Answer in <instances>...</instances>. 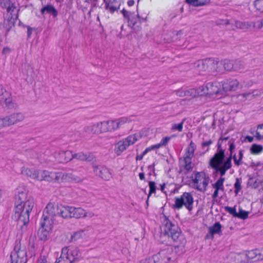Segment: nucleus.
<instances>
[{
    "instance_id": "obj_1",
    "label": "nucleus",
    "mask_w": 263,
    "mask_h": 263,
    "mask_svg": "<svg viewBox=\"0 0 263 263\" xmlns=\"http://www.w3.org/2000/svg\"><path fill=\"white\" fill-rule=\"evenodd\" d=\"M164 233L165 235L171 237L172 239L179 245H175L174 248L167 247L160 251L153 256L154 263H169L174 262L177 256L185 251L184 244L185 240L181 234L180 229L165 216H164Z\"/></svg>"
},
{
    "instance_id": "obj_2",
    "label": "nucleus",
    "mask_w": 263,
    "mask_h": 263,
    "mask_svg": "<svg viewBox=\"0 0 263 263\" xmlns=\"http://www.w3.org/2000/svg\"><path fill=\"white\" fill-rule=\"evenodd\" d=\"M15 207L13 218L21 227L28 224L29 214L34 206V200L26 192H19L15 197Z\"/></svg>"
},
{
    "instance_id": "obj_3",
    "label": "nucleus",
    "mask_w": 263,
    "mask_h": 263,
    "mask_svg": "<svg viewBox=\"0 0 263 263\" xmlns=\"http://www.w3.org/2000/svg\"><path fill=\"white\" fill-rule=\"evenodd\" d=\"M229 151L230 152V156L225 158V149L221 147V143L218 142L217 152L210 160V165L212 168L217 172H219L221 176H224L226 172L232 167V159L233 151L235 148V145L233 143H230Z\"/></svg>"
},
{
    "instance_id": "obj_4",
    "label": "nucleus",
    "mask_w": 263,
    "mask_h": 263,
    "mask_svg": "<svg viewBox=\"0 0 263 263\" xmlns=\"http://www.w3.org/2000/svg\"><path fill=\"white\" fill-rule=\"evenodd\" d=\"M80 252L76 247H67L62 249L60 257L57 260L56 263L63 261V263H74L79 260Z\"/></svg>"
},
{
    "instance_id": "obj_5",
    "label": "nucleus",
    "mask_w": 263,
    "mask_h": 263,
    "mask_svg": "<svg viewBox=\"0 0 263 263\" xmlns=\"http://www.w3.org/2000/svg\"><path fill=\"white\" fill-rule=\"evenodd\" d=\"M194 198L193 195L189 192L183 193L180 196L175 197V203L173 208L180 210L184 206L189 212L193 209Z\"/></svg>"
},
{
    "instance_id": "obj_6",
    "label": "nucleus",
    "mask_w": 263,
    "mask_h": 263,
    "mask_svg": "<svg viewBox=\"0 0 263 263\" xmlns=\"http://www.w3.org/2000/svg\"><path fill=\"white\" fill-rule=\"evenodd\" d=\"M70 178L72 180H77L72 174H64L61 172H52L47 171H40V177L39 180H46L47 181H59L60 179Z\"/></svg>"
},
{
    "instance_id": "obj_7",
    "label": "nucleus",
    "mask_w": 263,
    "mask_h": 263,
    "mask_svg": "<svg viewBox=\"0 0 263 263\" xmlns=\"http://www.w3.org/2000/svg\"><path fill=\"white\" fill-rule=\"evenodd\" d=\"M139 136L138 134L131 135L119 141L115 146V153L120 156L130 145H133L138 140Z\"/></svg>"
},
{
    "instance_id": "obj_8",
    "label": "nucleus",
    "mask_w": 263,
    "mask_h": 263,
    "mask_svg": "<svg viewBox=\"0 0 263 263\" xmlns=\"http://www.w3.org/2000/svg\"><path fill=\"white\" fill-rule=\"evenodd\" d=\"M57 216H59V205L49 203L44 210L41 220L46 222L49 221L51 223L53 224L54 217Z\"/></svg>"
},
{
    "instance_id": "obj_9",
    "label": "nucleus",
    "mask_w": 263,
    "mask_h": 263,
    "mask_svg": "<svg viewBox=\"0 0 263 263\" xmlns=\"http://www.w3.org/2000/svg\"><path fill=\"white\" fill-rule=\"evenodd\" d=\"M210 178L204 172H197L195 174V178L193 179L194 185L196 189L200 191L204 192L206 190V187L209 183Z\"/></svg>"
},
{
    "instance_id": "obj_10",
    "label": "nucleus",
    "mask_w": 263,
    "mask_h": 263,
    "mask_svg": "<svg viewBox=\"0 0 263 263\" xmlns=\"http://www.w3.org/2000/svg\"><path fill=\"white\" fill-rule=\"evenodd\" d=\"M221 86L222 85L218 82H209L203 90L205 95H215L216 97L221 98L223 94V91L221 89Z\"/></svg>"
},
{
    "instance_id": "obj_11",
    "label": "nucleus",
    "mask_w": 263,
    "mask_h": 263,
    "mask_svg": "<svg viewBox=\"0 0 263 263\" xmlns=\"http://www.w3.org/2000/svg\"><path fill=\"white\" fill-rule=\"evenodd\" d=\"M41 227L38 231V236L40 240L45 241L49 236L50 231L52 228L53 224L51 223L49 221H44L41 220Z\"/></svg>"
},
{
    "instance_id": "obj_12",
    "label": "nucleus",
    "mask_w": 263,
    "mask_h": 263,
    "mask_svg": "<svg viewBox=\"0 0 263 263\" xmlns=\"http://www.w3.org/2000/svg\"><path fill=\"white\" fill-rule=\"evenodd\" d=\"M55 161L59 163H65L72 159V153L70 151H55L52 154Z\"/></svg>"
},
{
    "instance_id": "obj_13",
    "label": "nucleus",
    "mask_w": 263,
    "mask_h": 263,
    "mask_svg": "<svg viewBox=\"0 0 263 263\" xmlns=\"http://www.w3.org/2000/svg\"><path fill=\"white\" fill-rule=\"evenodd\" d=\"M93 172L95 174L105 180H109L111 177V173L108 168L104 166L93 165Z\"/></svg>"
},
{
    "instance_id": "obj_14",
    "label": "nucleus",
    "mask_w": 263,
    "mask_h": 263,
    "mask_svg": "<svg viewBox=\"0 0 263 263\" xmlns=\"http://www.w3.org/2000/svg\"><path fill=\"white\" fill-rule=\"evenodd\" d=\"M3 119L6 126H8L23 121L24 119V116L22 113L17 112L7 116Z\"/></svg>"
},
{
    "instance_id": "obj_15",
    "label": "nucleus",
    "mask_w": 263,
    "mask_h": 263,
    "mask_svg": "<svg viewBox=\"0 0 263 263\" xmlns=\"http://www.w3.org/2000/svg\"><path fill=\"white\" fill-rule=\"evenodd\" d=\"M222 91L224 92L236 90L239 86V83L235 79H229L225 80L221 84Z\"/></svg>"
},
{
    "instance_id": "obj_16",
    "label": "nucleus",
    "mask_w": 263,
    "mask_h": 263,
    "mask_svg": "<svg viewBox=\"0 0 263 263\" xmlns=\"http://www.w3.org/2000/svg\"><path fill=\"white\" fill-rule=\"evenodd\" d=\"M84 135L99 134L102 133L100 122L91 123L85 126L83 129Z\"/></svg>"
},
{
    "instance_id": "obj_17",
    "label": "nucleus",
    "mask_w": 263,
    "mask_h": 263,
    "mask_svg": "<svg viewBox=\"0 0 263 263\" xmlns=\"http://www.w3.org/2000/svg\"><path fill=\"white\" fill-rule=\"evenodd\" d=\"M225 181V178L220 175V177L216 181V182L212 184V187L215 189V191L212 195V198L215 199L217 198L220 192H223L224 187L223 183Z\"/></svg>"
},
{
    "instance_id": "obj_18",
    "label": "nucleus",
    "mask_w": 263,
    "mask_h": 263,
    "mask_svg": "<svg viewBox=\"0 0 263 263\" xmlns=\"http://www.w3.org/2000/svg\"><path fill=\"white\" fill-rule=\"evenodd\" d=\"M99 122L102 133L112 132L117 130L115 120H109Z\"/></svg>"
},
{
    "instance_id": "obj_19",
    "label": "nucleus",
    "mask_w": 263,
    "mask_h": 263,
    "mask_svg": "<svg viewBox=\"0 0 263 263\" xmlns=\"http://www.w3.org/2000/svg\"><path fill=\"white\" fill-rule=\"evenodd\" d=\"M10 95L9 91H7L2 85H0V102H5L9 108L13 106V103L10 98Z\"/></svg>"
},
{
    "instance_id": "obj_20",
    "label": "nucleus",
    "mask_w": 263,
    "mask_h": 263,
    "mask_svg": "<svg viewBox=\"0 0 263 263\" xmlns=\"http://www.w3.org/2000/svg\"><path fill=\"white\" fill-rule=\"evenodd\" d=\"M206 71L210 72H213L215 71H219L218 69V65L219 62L214 59H205Z\"/></svg>"
},
{
    "instance_id": "obj_21",
    "label": "nucleus",
    "mask_w": 263,
    "mask_h": 263,
    "mask_svg": "<svg viewBox=\"0 0 263 263\" xmlns=\"http://www.w3.org/2000/svg\"><path fill=\"white\" fill-rule=\"evenodd\" d=\"M21 173L23 175L29 177L32 179L39 180L40 177V171L34 168H29L26 167L22 168Z\"/></svg>"
},
{
    "instance_id": "obj_22",
    "label": "nucleus",
    "mask_w": 263,
    "mask_h": 263,
    "mask_svg": "<svg viewBox=\"0 0 263 263\" xmlns=\"http://www.w3.org/2000/svg\"><path fill=\"white\" fill-rule=\"evenodd\" d=\"M193 157L184 155L182 159H180V163L187 172L193 169L192 158Z\"/></svg>"
},
{
    "instance_id": "obj_23",
    "label": "nucleus",
    "mask_w": 263,
    "mask_h": 263,
    "mask_svg": "<svg viewBox=\"0 0 263 263\" xmlns=\"http://www.w3.org/2000/svg\"><path fill=\"white\" fill-rule=\"evenodd\" d=\"M105 9L108 10L111 13H114L120 8V4L117 0H103Z\"/></svg>"
},
{
    "instance_id": "obj_24",
    "label": "nucleus",
    "mask_w": 263,
    "mask_h": 263,
    "mask_svg": "<svg viewBox=\"0 0 263 263\" xmlns=\"http://www.w3.org/2000/svg\"><path fill=\"white\" fill-rule=\"evenodd\" d=\"M1 6L7 10L8 13L12 15V13L16 10V7L15 3H13L11 0H2L0 3Z\"/></svg>"
},
{
    "instance_id": "obj_25",
    "label": "nucleus",
    "mask_w": 263,
    "mask_h": 263,
    "mask_svg": "<svg viewBox=\"0 0 263 263\" xmlns=\"http://www.w3.org/2000/svg\"><path fill=\"white\" fill-rule=\"evenodd\" d=\"M72 206L59 205V216L64 218H71Z\"/></svg>"
},
{
    "instance_id": "obj_26",
    "label": "nucleus",
    "mask_w": 263,
    "mask_h": 263,
    "mask_svg": "<svg viewBox=\"0 0 263 263\" xmlns=\"http://www.w3.org/2000/svg\"><path fill=\"white\" fill-rule=\"evenodd\" d=\"M246 257L249 260H254V261H259L262 260V256L260 255V250L255 249L249 251L246 254Z\"/></svg>"
},
{
    "instance_id": "obj_27",
    "label": "nucleus",
    "mask_w": 263,
    "mask_h": 263,
    "mask_svg": "<svg viewBox=\"0 0 263 263\" xmlns=\"http://www.w3.org/2000/svg\"><path fill=\"white\" fill-rule=\"evenodd\" d=\"M76 159L80 161H91L93 158L90 153H84L83 152H79L78 153L72 154V159Z\"/></svg>"
},
{
    "instance_id": "obj_28",
    "label": "nucleus",
    "mask_w": 263,
    "mask_h": 263,
    "mask_svg": "<svg viewBox=\"0 0 263 263\" xmlns=\"http://www.w3.org/2000/svg\"><path fill=\"white\" fill-rule=\"evenodd\" d=\"M71 218L77 219L84 218L85 210L81 208H75L72 206Z\"/></svg>"
},
{
    "instance_id": "obj_29",
    "label": "nucleus",
    "mask_w": 263,
    "mask_h": 263,
    "mask_svg": "<svg viewBox=\"0 0 263 263\" xmlns=\"http://www.w3.org/2000/svg\"><path fill=\"white\" fill-rule=\"evenodd\" d=\"M205 60H198L194 63V68L199 73L206 71Z\"/></svg>"
},
{
    "instance_id": "obj_30",
    "label": "nucleus",
    "mask_w": 263,
    "mask_h": 263,
    "mask_svg": "<svg viewBox=\"0 0 263 263\" xmlns=\"http://www.w3.org/2000/svg\"><path fill=\"white\" fill-rule=\"evenodd\" d=\"M122 13L123 14L124 17L128 20L129 22H130L133 25H135L137 22V18H135L133 15L134 14V12L131 11H128L123 9L121 11Z\"/></svg>"
},
{
    "instance_id": "obj_31",
    "label": "nucleus",
    "mask_w": 263,
    "mask_h": 263,
    "mask_svg": "<svg viewBox=\"0 0 263 263\" xmlns=\"http://www.w3.org/2000/svg\"><path fill=\"white\" fill-rule=\"evenodd\" d=\"M14 25V18L13 16H8V17L4 18V26L6 29L7 32H8Z\"/></svg>"
},
{
    "instance_id": "obj_32",
    "label": "nucleus",
    "mask_w": 263,
    "mask_h": 263,
    "mask_svg": "<svg viewBox=\"0 0 263 263\" xmlns=\"http://www.w3.org/2000/svg\"><path fill=\"white\" fill-rule=\"evenodd\" d=\"M211 0H186V2L195 7L206 5L210 3Z\"/></svg>"
},
{
    "instance_id": "obj_33",
    "label": "nucleus",
    "mask_w": 263,
    "mask_h": 263,
    "mask_svg": "<svg viewBox=\"0 0 263 263\" xmlns=\"http://www.w3.org/2000/svg\"><path fill=\"white\" fill-rule=\"evenodd\" d=\"M41 13L44 14L45 12L48 13H51L53 14L54 16H56L58 15V11L52 5H47L44 6L41 9Z\"/></svg>"
},
{
    "instance_id": "obj_34",
    "label": "nucleus",
    "mask_w": 263,
    "mask_h": 263,
    "mask_svg": "<svg viewBox=\"0 0 263 263\" xmlns=\"http://www.w3.org/2000/svg\"><path fill=\"white\" fill-rule=\"evenodd\" d=\"M245 69V64L240 60L234 61L233 71L242 72Z\"/></svg>"
},
{
    "instance_id": "obj_35",
    "label": "nucleus",
    "mask_w": 263,
    "mask_h": 263,
    "mask_svg": "<svg viewBox=\"0 0 263 263\" xmlns=\"http://www.w3.org/2000/svg\"><path fill=\"white\" fill-rule=\"evenodd\" d=\"M210 234L213 236L215 234H220L221 232V225L220 222H216L213 226L209 228Z\"/></svg>"
},
{
    "instance_id": "obj_36",
    "label": "nucleus",
    "mask_w": 263,
    "mask_h": 263,
    "mask_svg": "<svg viewBox=\"0 0 263 263\" xmlns=\"http://www.w3.org/2000/svg\"><path fill=\"white\" fill-rule=\"evenodd\" d=\"M234 61L225 59L219 62V65L223 66L225 70L227 71H233Z\"/></svg>"
},
{
    "instance_id": "obj_37",
    "label": "nucleus",
    "mask_w": 263,
    "mask_h": 263,
    "mask_svg": "<svg viewBox=\"0 0 263 263\" xmlns=\"http://www.w3.org/2000/svg\"><path fill=\"white\" fill-rule=\"evenodd\" d=\"M235 26L237 28L240 29H248L251 28L250 22H241L236 21L235 22Z\"/></svg>"
},
{
    "instance_id": "obj_38",
    "label": "nucleus",
    "mask_w": 263,
    "mask_h": 263,
    "mask_svg": "<svg viewBox=\"0 0 263 263\" xmlns=\"http://www.w3.org/2000/svg\"><path fill=\"white\" fill-rule=\"evenodd\" d=\"M116 127L118 129L126 123H129L130 120L127 117H123L120 118L115 119Z\"/></svg>"
},
{
    "instance_id": "obj_39",
    "label": "nucleus",
    "mask_w": 263,
    "mask_h": 263,
    "mask_svg": "<svg viewBox=\"0 0 263 263\" xmlns=\"http://www.w3.org/2000/svg\"><path fill=\"white\" fill-rule=\"evenodd\" d=\"M196 148V144L193 142L191 141L186 149L185 153L184 155H186L188 156L194 157V152Z\"/></svg>"
},
{
    "instance_id": "obj_40",
    "label": "nucleus",
    "mask_w": 263,
    "mask_h": 263,
    "mask_svg": "<svg viewBox=\"0 0 263 263\" xmlns=\"http://www.w3.org/2000/svg\"><path fill=\"white\" fill-rule=\"evenodd\" d=\"M250 151L253 154H259L263 151V146L261 145L253 144L250 148Z\"/></svg>"
},
{
    "instance_id": "obj_41",
    "label": "nucleus",
    "mask_w": 263,
    "mask_h": 263,
    "mask_svg": "<svg viewBox=\"0 0 263 263\" xmlns=\"http://www.w3.org/2000/svg\"><path fill=\"white\" fill-rule=\"evenodd\" d=\"M255 137L258 140L263 139V124L257 126Z\"/></svg>"
},
{
    "instance_id": "obj_42",
    "label": "nucleus",
    "mask_w": 263,
    "mask_h": 263,
    "mask_svg": "<svg viewBox=\"0 0 263 263\" xmlns=\"http://www.w3.org/2000/svg\"><path fill=\"white\" fill-rule=\"evenodd\" d=\"M14 254H16L18 257L23 258L26 255L25 251L24 250H21L20 246L18 245L14 247Z\"/></svg>"
},
{
    "instance_id": "obj_43",
    "label": "nucleus",
    "mask_w": 263,
    "mask_h": 263,
    "mask_svg": "<svg viewBox=\"0 0 263 263\" xmlns=\"http://www.w3.org/2000/svg\"><path fill=\"white\" fill-rule=\"evenodd\" d=\"M84 233L83 230H80L77 232H74L71 236V240L72 241H77L82 237V235Z\"/></svg>"
},
{
    "instance_id": "obj_44",
    "label": "nucleus",
    "mask_w": 263,
    "mask_h": 263,
    "mask_svg": "<svg viewBox=\"0 0 263 263\" xmlns=\"http://www.w3.org/2000/svg\"><path fill=\"white\" fill-rule=\"evenodd\" d=\"M184 121V119H183L181 122L178 124H173L172 126V130H178V132H182L183 129Z\"/></svg>"
},
{
    "instance_id": "obj_45",
    "label": "nucleus",
    "mask_w": 263,
    "mask_h": 263,
    "mask_svg": "<svg viewBox=\"0 0 263 263\" xmlns=\"http://www.w3.org/2000/svg\"><path fill=\"white\" fill-rule=\"evenodd\" d=\"M249 212L243 210L241 209H239V211L237 213L236 217L242 219H246L248 217Z\"/></svg>"
},
{
    "instance_id": "obj_46",
    "label": "nucleus",
    "mask_w": 263,
    "mask_h": 263,
    "mask_svg": "<svg viewBox=\"0 0 263 263\" xmlns=\"http://www.w3.org/2000/svg\"><path fill=\"white\" fill-rule=\"evenodd\" d=\"M241 179H239V178H237L236 179V181L234 184V187H235L234 192L236 194H237L238 193V192L241 189Z\"/></svg>"
},
{
    "instance_id": "obj_47",
    "label": "nucleus",
    "mask_w": 263,
    "mask_h": 263,
    "mask_svg": "<svg viewBox=\"0 0 263 263\" xmlns=\"http://www.w3.org/2000/svg\"><path fill=\"white\" fill-rule=\"evenodd\" d=\"M155 182L154 181H149L148 185L149 187V191L148 195V199L153 193H155L156 191V186L155 185Z\"/></svg>"
},
{
    "instance_id": "obj_48",
    "label": "nucleus",
    "mask_w": 263,
    "mask_h": 263,
    "mask_svg": "<svg viewBox=\"0 0 263 263\" xmlns=\"http://www.w3.org/2000/svg\"><path fill=\"white\" fill-rule=\"evenodd\" d=\"M254 5L257 10L263 11V0H256Z\"/></svg>"
},
{
    "instance_id": "obj_49",
    "label": "nucleus",
    "mask_w": 263,
    "mask_h": 263,
    "mask_svg": "<svg viewBox=\"0 0 263 263\" xmlns=\"http://www.w3.org/2000/svg\"><path fill=\"white\" fill-rule=\"evenodd\" d=\"M254 82L251 80L243 81L240 84L241 88H249L253 85Z\"/></svg>"
},
{
    "instance_id": "obj_50",
    "label": "nucleus",
    "mask_w": 263,
    "mask_h": 263,
    "mask_svg": "<svg viewBox=\"0 0 263 263\" xmlns=\"http://www.w3.org/2000/svg\"><path fill=\"white\" fill-rule=\"evenodd\" d=\"M225 210L229 212L230 214L233 215V217H236L237 216V212H236V209L235 207L232 208L230 206H226Z\"/></svg>"
},
{
    "instance_id": "obj_51",
    "label": "nucleus",
    "mask_w": 263,
    "mask_h": 263,
    "mask_svg": "<svg viewBox=\"0 0 263 263\" xmlns=\"http://www.w3.org/2000/svg\"><path fill=\"white\" fill-rule=\"evenodd\" d=\"M213 143V141L211 139H209L208 140L204 141V139L203 138V142L201 143V146L202 148H205V147H208L206 149V151H208L209 148V147Z\"/></svg>"
},
{
    "instance_id": "obj_52",
    "label": "nucleus",
    "mask_w": 263,
    "mask_h": 263,
    "mask_svg": "<svg viewBox=\"0 0 263 263\" xmlns=\"http://www.w3.org/2000/svg\"><path fill=\"white\" fill-rule=\"evenodd\" d=\"M251 27H253L255 28L260 29L262 28L263 26V23L262 21H258L256 22H250Z\"/></svg>"
},
{
    "instance_id": "obj_53",
    "label": "nucleus",
    "mask_w": 263,
    "mask_h": 263,
    "mask_svg": "<svg viewBox=\"0 0 263 263\" xmlns=\"http://www.w3.org/2000/svg\"><path fill=\"white\" fill-rule=\"evenodd\" d=\"M253 98L257 97H263V89H256L252 91Z\"/></svg>"
},
{
    "instance_id": "obj_54",
    "label": "nucleus",
    "mask_w": 263,
    "mask_h": 263,
    "mask_svg": "<svg viewBox=\"0 0 263 263\" xmlns=\"http://www.w3.org/2000/svg\"><path fill=\"white\" fill-rule=\"evenodd\" d=\"M160 147H161V145H160V143L155 145H151V146L147 147L144 151V153H147L152 150H154L155 149H158Z\"/></svg>"
},
{
    "instance_id": "obj_55",
    "label": "nucleus",
    "mask_w": 263,
    "mask_h": 263,
    "mask_svg": "<svg viewBox=\"0 0 263 263\" xmlns=\"http://www.w3.org/2000/svg\"><path fill=\"white\" fill-rule=\"evenodd\" d=\"M238 98H241V99H253L252 92L239 94L238 95Z\"/></svg>"
},
{
    "instance_id": "obj_56",
    "label": "nucleus",
    "mask_w": 263,
    "mask_h": 263,
    "mask_svg": "<svg viewBox=\"0 0 263 263\" xmlns=\"http://www.w3.org/2000/svg\"><path fill=\"white\" fill-rule=\"evenodd\" d=\"M170 140V137H165V138H163L161 140V141L160 142V144L161 145V146H165L168 142Z\"/></svg>"
},
{
    "instance_id": "obj_57",
    "label": "nucleus",
    "mask_w": 263,
    "mask_h": 263,
    "mask_svg": "<svg viewBox=\"0 0 263 263\" xmlns=\"http://www.w3.org/2000/svg\"><path fill=\"white\" fill-rule=\"evenodd\" d=\"M11 50L8 47H5L2 51V54L6 57L10 53Z\"/></svg>"
},
{
    "instance_id": "obj_58",
    "label": "nucleus",
    "mask_w": 263,
    "mask_h": 263,
    "mask_svg": "<svg viewBox=\"0 0 263 263\" xmlns=\"http://www.w3.org/2000/svg\"><path fill=\"white\" fill-rule=\"evenodd\" d=\"M138 263H154L152 257L141 260Z\"/></svg>"
},
{
    "instance_id": "obj_59",
    "label": "nucleus",
    "mask_w": 263,
    "mask_h": 263,
    "mask_svg": "<svg viewBox=\"0 0 263 263\" xmlns=\"http://www.w3.org/2000/svg\"><path fill=\"white\" fill-rule=\"evenodd\" d=\"M85 215L84 216V217H88L89 218H91L95 216V214L92 212H86L85 210Z\"/></svg>"
},
{
    "instance_id": "obj_60",
    "label": "nucleus",
    "mask_w": 263,
    "mask_h": 263,
    "mask_svg": "<svg viewBox=\"0 0 263 263\" xmlns=\"http://www.w3.org/2000/svg\"><path fill=\"white\" fill-rule=\"evenodd\" d=\"M232 158L233 159L234 164L237 166H239L240 165L239 161L238 159H237L236 156L235 154L233 156H232Z\"/></svg>"
},
{
    "instance_id": "obj_61",
    "label": "nucleus",
    "mask_w": 263,
    "mask_h": 263,
    "mask_svg": "<svg viewBox=\"0 0 263 263\" xmlns=\"http://www.w3.org/2000/svg\"><path fill=\"white\" fill-rule=\"evenodd\" d=\"M187 93H189L188 91H183L182 90H178L177 92V95L179 96L182 97L186 96Z\"/></svg>"
},
{
    "instance_id": "obj_62",
    "label": "nucleus",
    "mask_w": 263,
    "mask_h": 263,
    "mask_svg": "<svg viewBox=\"0 0 263 263\" xmlns=\"http://www.w3.org/2000/svg\"><path fill=\"white\" fill-rule=\"evenodd\" d=\"M243 151L242 150H240L239 151V158L238 160L239 161V164L240 165L242 163V159L243 158Z\"/></svg>"
},
{
    "instance_id": "obj_63",
    "label": "nucleus",
    "mask_w": 263,
    "mask_h": 263,
    "mask_svg": "<svg viewBox=\"0 0 263 263\" xmlns=\"http://www.w3.org/2000/svg\"><path fill=\"white\" fill-rule=\"evenodd\" d=\"M147 153H144V151L142 154L140 155H137L136 157V160H141L143 159L144 155H145Z\"/></svg>"
},
{
    "instance_id": "obj_64",
    "label": "nucleus",
    "mask_w": 263,
    "mask_h": 263,
    "mask_svg": "<svg viewBox=\"0 0 263 263\" xmlns=\"http://www.w3.org/2000/svg\"><path fill=\"white\" fill-rule=\"evenodd\" d=\"M139 176L141 180H144L145 179V175L143 173H140L139 174Z\"/></svg>"
}]
</instances>
